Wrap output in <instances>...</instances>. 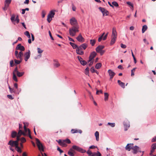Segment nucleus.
I'll use <instances>...</instances> for the list:
<instances>
[{"mask_svg": "<svg viewBox=\"0 0 156 156\" xmlns=\"http://www.w3.org/2000/svg\"><path fill=\"white\" fill-rule=\"evenodd\" d=\"M57 150L60 152V154H61L63 152V151L61 149L58 147Z\"/></svg>", "mask_w": 156, "mask_h": 156, "instance_id": "61", "label": "nucleus"}, {"mask_svg": "<svg viewBox=\"0 0 156 156\" xmlns=\"http://www.w3.org/2000/svg\"><path fill=\"white\" fill-rule=\"evenodd\" d=\"M104 47H105L103 45H99L96 48V51L98 53L102 51Z\"/></svg>", "mask_w": 156, "mask_h": 156, "instance_id": "17", "label": "nucleus"}, {"mask_svg": "<svg viewBox=\"0 0 156 156\" xmlns=\"http://www.w3.org/2000/svg\"><path fill=\"white\" fill-rule=\"evenodd\" d=\"M121 47L122 48H126V46L125 44H121Z\"/></svg>", "mask_w": 156, "mask_h": 156, "instance_id": "64", "label": "nucleus"}, {"mask_svg": "<svg viewBox=\"0 0 156 156\" xmlns=\"http://www.w3.org/2000/svg\"><path fill=\"white\" fill-rule=\"evenodd\" d=\"M15 15H12L11 16V20L12 22H13V21H15Z\"/></svg>", "mask_w": 156, "mask_h": 156, "instance_id": "63", "label": "nucleus"}, {"mask_svg": "<svg viewBox=\"0 0 156 156\" xmlns=\"http://www.w3.org/2000/svg\"><path fill=\"white\" fill-rule=\"evenodd\" d=\"M79 26H73L69 29V33L70 35L72 37L75 36L76 33L79 32Z\"/></svg>", "mask_w": 156, "mask_h": 156, "instance_id": "1", "label": "nucleus"}, {"mask_svg": "<svg viewBox=\"0 0 156 156\" xmlns=\"http://www.w3.org/2000/svg\"><path fill=\"white\" fill-rule=\"evenodd\" d=\"M17 136H21L22 135H25V133L24 132L22 131L21 129H19L18 133H17Z\"/></svg>", "mask_w": 156, "mask_h": 156, "instance_id": "25", "label": "nucleus"}, {"mask_svg": "<svg viewBox=\"0 0 156 156\" xmlns=\"http://www.w3.org/2000/svg\"><path fill=\"white\" fill-rule=\"evenodd\" d=\"M20 141L22 143H24L26 141V140L24 137H22L20 138Z\"/></svg>", "mask_w": 156, "mask_h": 156, "instance_id": "51", "label": "nucleus"}, {"mask_svg": "<svg viewBox=\"0 0 156 156\" xmlns=\"http://www.w3.org/2000/svg\"><path fill=\"white\" fill-rule=\"evenodd\" d=\"M71 132L72 133H74L79 132V131L76 129H72L71 130Z\"/></svg>", "mask_w": 156, "mask_h": 156, "instance_id": "39", "label": "nucleus"}, {"mask_svg": "<svg viewBox=\"0 0 156 156\" xmlns=\"http://www.w3.org/2000/svg\"><path fill=\"white\" fill-rule=\"evenodd\" d=\"M23 52L22 51H20L17 55L16 56L17 58L18 59H19L20 60H22V57L23 55Z\"/></svg>", "mask_w": 156, "mask_h": 156, "instance_id": "18", "label": "nucleus"}, {"mask_svg": "<svg viewBox=\"0 0 156 156\" xmlns=\"http://www.w3.org/2000/svg\"><path fill=\"white\" fill-rule=\"evenodd\" d=\"M16 50H20L21 51H24L25 48L23 46H22L20 44H19L16 47Z\"/></svg>", "mask_w": 156, "mask_h": 156, "instance_id": "15", "label": "nucleus"}, {"mask_svg": "<svg viewBox=\"0 0 156 156\" xmlns=\"http://www.w3.org/2000/svg\"><path fill=\"white\" fill-rule=\"evenodd\" d=\"M147 27L146 25H144L143 26L142 32L143 33H144L147 29Z\"/></svg>", "mask_w": 156, "mask_h": 156, "instance_id": "31", "label": "nucleus"}, {"mask_svg": "<svg viewBox=\"0 0 156 156\" xmlns=\"http://www.w3.org/2000/svg\"><path fill=\"white\" fill-rule=\"evenodd\" d=\"M64 141H65L66 144L67 143L68 144H70L71 143V141L69 139H67L65 140H64Z\"/></svg>", "mask_w": 156, "mask_h": 156, "instance_id": "48", "label": "nucleus"}, {"mask_svg": "<svg viewBox=\"0 0 156 156\" xmlns=\"http://www.w3.org/2000/svg\"><path fill=\"white\" fill-rule=\"evenodd\" d=\"M96 43L95 40H90V43L91 44L92 46H94Z\"/></svg>", "mask_w": 156, "mask_h": 156, "instance_id": "33", "label": "nucleus"}, {"mask_svg": "<svg viewBox=\"0 0 156 156\" xmlns=\"http://www.w3.org/2000/svg\"><path fill=\"white\" fill-rule=\"evenodd\" d=\"M14 61L15 62V65H16L20 64L22 61V60L20 59V60H17L16 59H15Z\"/></svg>", "mask_w": 156, "mask_h": 156, "instance_id": "32", "label": "nucleus"}, {"mask_svg": "<svg viewBox=\"0 0 156 156\" xmlns=\"http://www.w3.org/2000/svg\"><path fill=\"white\" fill-rule=\"evenodd\" d=\"M10 66L12 67L14 66V62L13 60H11L10 62Z\"/></svg>", "mask_w": 156, "mask_h": 156, "instance_id": "55", "label": "nucleus"}, {"mask_svg": "<svg viewBox=\"0 0 156 156\" xmlns=\"http://www.w3.org/2000/svg\"><path fill=\"white\" fill-rule=\"evenodd\" d=\"M112 5L114 6H115V7H118L119 6V4L118 3L115 1L113 2H112Z\"/></svg>", "mask_w": 156, "mask_h": 156, "instance_id": "37", "label": "nucleus"}, {"mask_svg": "<svg viewBox=\"0 0 156 156\" xmlns=\"http://www.w3.org/2000/svg\"><path fill=\"white\" fill-rule=\"evenodd\" d=\"M108 124L110 125L112 127H114L115 126V124L114 123H111L110 122H108Z\"/></svg>", "mask_w": 156, "mask_h": 156, "instance_id": "56", "label": "nucleus"}, {"mask_svg": "<svg viewBox=\"0 0 156 156\" xmlns=\"http://www.w3.org/2000/svg\"><path fill=\"white\" fill-rule=\"evenodd\" d=\"M98 9L102 13H103L105 11V9H104L103 8L100 7L98 8Z\"/></svg>", "mask_w": 156, "mask_h": 156, "instance_id": "46", "label": "nucleus"}, {"mask_svg": "<svg viewBox=\"0 0 156 156\" xmlns=\"http://www.w3.org/2000/svg\"><path fill=\"white\" fill-rule=\"evenodd\" d=\"M11 0H5V4H6L7 5V6H9V4L11 3Z\"/></svg>", "mask_w": 156, "mask_h": 156, "instance_id": "35", "label": "nucleus"}, {"mask_svg": "<svg viewBox=\"0 0 156 156\" xmlns=\"http://www.w3.org/2000/svg\"><path fill=\"white\" fill-rule=\"evenodd\" d=\"M38 53H41L43 52V50L39 48H37Z\"/></svg>", "mask_w": 156, "mask_h": 156, "instance_id": "54", "label": "nucleus"}, {"mask_svg": "<svg viewBox=\"0 0 156 156\" xmlns=\"http://www.w3.org/2000/svg\"><path fill=\"white\" fill-rule=\"evenodd\" d=\"M85 74L86 75L89 76V68L88 67H87L85 69Z\"/></svg>", "mask_w": 156, "mask_h": 156, "instance_id": "42", "label": "nucleus"}, {"mask_svg": "<svg viewBox=\"0 0 156 156\" xmlns=\"http://www.w3.org/2000/svg\"><path fill=\"white\" fill-rule=\"evenodd\" d=\"M103 16H108L109 14L108 11L106 9H105V11L102 13Z\"/></svg>", "mask_w": 156, "mask_h": 156, "instance_id": "36", "label": "nucleus"}, {"mask_svg": "<svg viewBox=\"0 0 156 156\" xmlns=\"http://www.w3.org/2000/svg\"><path fill=\"white\" fill-rule=\"evenodd\" d=\"M16 150L19 153H21L22 151L20 148L18 147V145H17L16 147Z\"/></svg>", "mask_w": 156, "mask_h": 156, "instance_id": "40", "label": "nucleus"}, {"mask_svg": "<svg viewBox=\"0 0 156 156\" xmlns=\"http://www.w3.org/2000/svg\"><path fill=\"white\" fill-rule=\"evenodd\" d=\"M87 153L88 156H101V154L100 152L98 151L97 152L92 153L89 150L87 151Z\"/></svg>", "mask_w": 156, "mask_h": 156, "instance_id": "3", "label": "nucleus"}, {"mask_svg": "<svg viewBox=\"0 0 156 156\" xmlns=\"http://www.w3.org/2000/svg\"><path fill=\"white\" fill-rule=\"evenodd\" d=\"M108 73L110 76V79L112 80L115 75V73L111 69H109L108 71Z\"/></svg>", "mask_w": 156, "mask_h": 156, "instance_id": "11", "label": "nucleus"}, {"mask_svg": "<svg viewBox=\"0 0 156 156\" xmlns=\"http://www.w3.org/2000/svg\"><path fill=\"white\" fill-rule=\"evenodd\" d=\"M23 124H24V126H23L24 130L25 132H27V131H28V129H27V128H26L25 123L24 122Z\"/></svg>", "mask_w": 156, "mask_h": 156, "instance_id": "52", "label": "nucleus"}, {"mask_svg": "<svg viewBox=\"0 0 156 156\" xmlns=\"http://www.w3.org/2000/svg\"><path fill=\"white\" fill-rule=\"evenodd\" d=\"M74 149L82 153H84L86 152V151L85 150L83 149L76 145L73 146L72 148H70L68 151L73 152V153H75V151Z\"/></svg>", "mask_w": 156, "mask_h": 156, "instance_id": "2", "label": "nucleus"}, {"mask_svg": "<svg viewBox=\"0 0 156 156\" xmlns=\"http://www.w3.org/2000/svg\"><path fill=\"white\" fill-rule=\"evenodd\" d=\"M61 146H62L63 147H66L67 146V144L66 143L64 140H63L61 144H60Z\"/></svg>", "mask_w": 156, "mask_h": 156, "instance_id": "44", "label": "nucleus"}, {"mask_svg": "<svg viewBox=\"0 0 156 156\" xmlns=\"http://www.w3.org/2000/svg\"><path fill=\"white\" fill-rule=\"evenodd\" d=\"M88 62H89V64H88L89 66H90L93 64V63L94 62V61L92 60H90V61H89V59L88 61Z\"/></svg>", "mask_w": 156, "mask_h": 156, "instance_id": "50", "label": "nucleus"}, {"mask_svg": "<svg viewBox=\"0 0 156 156\" xmlns=\"http://www.w3.org/2000/svg\"><path fill=\"white\" fill-rule=\"evenodd\" d=\"M17 136V132L15 131H12L11 134V136L12 138H15Z\"/></svg>", "mask_w": 156, "mask_h": 156, "instance_id": "23", "label": "nucleus"}, {"mask_svg": "<svg viewBox=\"0 0 156 156\" xmlns=\"http://www.w3.org/2000/svg\"><path fill=\"white\" fill-rule=\"evenodd\" d=\"M45 12L44 11H43L41 13L42 17L43 18H44L45 17Z\"/></svg>", "mask_w": 156, "mask_h": 156, "instance_id": "59", "label": "nucleus"}, {"mask_svg": "<svg viewBox=\"0 0 156 156\" xmlns=\"http://www.w3.org/2000/svg\"><path fill=\"white\" fill-rule=\"evenodd\" d=\"M7 97L10 99L12 100L14 99V98L11 95H8Z\"/></svg>", "mask_w": 156, "mask_h": 156, "instance_id": "58", "label": "nucleus"}, {"mask_svg": "<svg viewBox=\"0 0 156 156\" xmlns=\"http://www.w3.org/2000/svg\"><path fill=\"white\" fill-rule=\"evenodd\" d=\"M105 33H103L102 35L98 38V41L99 42H100L102 39L103 40V36L105 35Z\"/></svg>", "mask_w": 156, "mask_h": 156, "instance_id": "45", "label": "nucleus"}, {"mask_svg": "<svg viewBox=\"0 0 156 156\" xmlns=\"http://www.w3.org/2000/svg\"><path fill=\"white\" fill-rule=\"evenodd\" d=\"M139 147L137 146H135L134 147H133L132 149L133 150V153L134 154H136L138 151L141 152V151H139Z\"/></svg>", "mask_w": 156, "mask_h": 156, "instance_id": "16", "label": "nucleus"}, {"mask_svg": "<svg viewBox=\"0 0 156 156\" xmlns=\"http://www.w3.org/2000/svg\"><path fill=\"white\" fill-rule=\"evenodd\" d=\"M116 40L114 38H112L110 42V45H112L114 44L115 43Z\"/></svg>", "mask_w": 156, "mask_h": 156, "instance_id": "43", "label": "nucleus"}, {"mask_svg": "<svg viewBox=\"0 0 156 156\" xmlns=\"http://www.w3.org/2000/svg\"><path fill=\"white\" fill-rule=\"evenodd\" d=\"M87 44L86 43H83L81 44L80 46L78 47L79 49H80L85 50L87 47Z\"/></svg>", "mask_w": 156, "mask_h": 156, "instance_id": "20", "label": "nucleus"}, {"mask_svg": "<svg viewBox=\"0 0 156 156\" xmlns=\"http://www.w3.org/2000/svg\"><path fill=\"white\" fill-rule=\"evenodd\" d=\"M133 144H128L125 147L126 150L128 151H130L131 149H133Z\"/></svg>", "mask_w": 156, "mask_h": 156, "instance_id": "14", "label": "nucleus"}, {"mask_svg": "<svg viewBox=\"0 0 156 156\" xmlns=\"http://www.w3.org/2000/svg\"><path fill=\"white\" fill-rule=\"evenodd\" d=\"M118 83L119 84L122 88L125 87V84L124 83L122 82L120 80H118Z\"/></svg>", "mask_w": 156, "mask_h": 156, "instance_id": "24", "label": "nucleus"}, {"mask_svg": "<svg viewBox=\"0 0 156 156\" xmlns=\"http://www.w3.org/2000/svg\"><path fill=\"white\" fill-rule=\"evenodd\" d=\"M37 145L39 150L42 151H44V148L42 144L41 143L39 140L37 138L36 139Z\"/></svg>", "mask_w": 156, "mask_h": 156, "instance_id": "4", "label": "nucleus"}, {"mask_svg": "<svg viewBox=\"0 0 156 156\" xmlns=\"http://www.w3.org/2000/svg\"><path fill=\"white\" fill-rule=\"evenodd\" d=\"M95 70L94 67H92L90 69L91 72L92 73H95Z\"/></svg>", "mask_w": 156, "mask_h": 156, "instance_id": "57", "label": "nucleus"}, {"mask_svg": "<svg viewBox=\"0 0 156 156\" xmlns=\"http://www.w3.org/2000/svg\"><path fill=\"white\" fill-rule=\"evenodd\" d=\"M8 145H10L11 147L15 146V147L18 144H17V141L10 140L8 144Z\"/></svg>", "mask_w": 156, "mask_h": 156, "instance_id": "8", "label": "nucleus"}, {"mask_svg": "<svg viewBox=\"0 0 156 156\" xmlns=\"http://www.w3.org/2000/svg\"><path fill=\"white\" fill-rule=\"evenodd\" d=\"M10 92L11 93H14L16 94H19L20 91H19L18 90H16L13 88H11L10 86L9 87Z\"/></svg>", "mask_w": 156, "mask_h": 156, "instance_id": "10", "label": "nucleus"}, {"mask_svg": "<svg viewBox=\"0 0 156 156\" xmlns=\"http://www.w3.org/2000/svg\"><path fill=\"white\" fill-rule=\"evenodd\" d=\"M95 136L96 137V140L97 141H98L99 140V132L97 131L95 133Z\"/></svg>", "mask_w": 156, "mask_h": 156, "instance_id": "28", "label": "nucleus"}, {"mask_svg": "<svg viewBox=\"0 0 156 156\" xmlns=\"http://www.w3.org/2000/svg\"><path fill=\"white\" fill-rule=\"evenodd\" d=\"M151 148L155 150L156 149V143H154L152 145Z\"/></svg>", "mask_w": 156, "mask_h": 156, "instance_id": "47", "label": "nucleus"}, {"mask_svg": "<svg viewBox=\"0 0 156 156\" xmlns=\"http://www.w3.org/2000/svg\"><path fill=\"white\" fill-rule=\"evenodd\" d=\"M55 10L51 11L48 15V16L49 17H50L51 18H52L54 17L55 15Z\"/></svg>", "mask_w": 156, "mask_h": 156, "instance_id": "21", "label": "nucleus"}, {"mask_svg": "<svg viewBox=\"0 0 156 156\" xmlns=\"http://www.w3.org/2000/svg\"><path fill=\"white\" fill-rule=\"evenodd\" d=\"M80 62V63L81 65L83 66L86 65L87 64V62H86V61L84 60L81 61Z\"/></svg>", "mask_w": 156, "mask_h": 156, "instance_id": "41", "label": "nucleus"}, {"mask_svg": "<svg viewBox=\"0 0 156 156\" xmlns=\"http://www.w3.org/2000/svg\"><path fill=\"white\" fill-rule=\"evenodd\" d=\"M101 66V64L100 63H97L95 66V68L97 69H100Z\"/></svg>", "mask_w": 156, "mask_h": 156, "instance_id": "34", "label": "nucleus"}, {"mask_svg": "<svg viewBox=\"0 0 156 156\" xmlns=\"http://www.w3.org/2000/svg\"><path fill=\"white\" fill-rule=\"evenodd\" d=\"M30 50H28L27 52L25 53L24 56V60L25 61H27L28 59L30 58Z\"/></svg>", "mask_w": 156, "mask_h": 156, "instance_id": "9", "label": "nucleus"}, {"mask_svg": "<svg viewBox=\"0 0 156 156\" xmlns=\"http://www.w3.org/2000/svg\"><path fill=\"white\" fill-rule=\"evenodd\" d=\"M69 44L72 47L73 49H76L78 47L77 45L75 43L70 42Z\"/></svg>", "mask_w": 156, "mask_h": 156, "instance_id": "27", "label": "nucleus"}, {"mask_svg": "<svg viewBox=\"0 0 156 156\" xmlns=\"http://www.w3.org/2000/svg\"><path fill=\"white\" fill-rule=\"evenodd\" d=\"M74 153L73 152H71L70 151H68V154L70 156H74Z\"/></svg>", "mask_w": 156, "mask_h": 156, "instance_id": "49", "label": "nucleus"}, {"mask_svg": "<svg viewBox=\"0 0 156 156\" xmlns=\"http://www.w3.org/2000/svg\"><path fill=\"white\" fill-rule=\"evenodd\" d=\"M70 24L73 26H78L77 25L76 20L74 17H73L70 19Z\"/></svg>", "mask_w": 156, "mask_h": 156, "instance_id": "6", "label": "nucleus"}, {"mask_svg": "<svg viewBox=\"0 0 156 156\" xmlns=\"http://www.w3.org/2000/svg\"><path fill=\"white\" fill-rule=\"evenodd\" d=\"M108 34V33H107L104 36V37H103V40H105L107 36V35Z\"/></svg>", "mask_w": 156, "mask_h": 156, "instance_id": "62", "label": "nucleus"}, {"mask_svg": "<svg viewBox=\"0 0 156 156\" xmlns=\"http://www.w3.org/2000/svg\"><path fill=\"white\" fill-rule=\"evenodd\" d=\"M97 54L94 51L91 52L89 58V61L92 60L96 56Z\"/></svg>", "mask_w": 156, "mask_h": 156, "instance_id": "12", "label": "nucleus"}, {"mask_svg": "<svg viewBox=\"0 0 156 156\" xmlns=\"http://www.w3.org/2000/svg\"><path fill=\"white\" fill-rule=\"evenodd\" d=\"M28 136H29V138L30 139H32V137L30 134V130L29 129H28Z\"/></svg>", "mask_w": 156, "mask_h": 156, "instance_id": "53", "label": "nucleus"}, {"mask_svg": "<svg viewBox=\"0 0 156 156\" xmlns=\"http://www.w3.org/2000/svg\"><path fill=\"white\" fill-rule=\"evenodd\" d=\"M112 36H117V34L115 28H113Z\"/></svg>", "mask_w": 156, "mask_h": 156, "instance_id": "30", "label": "nucleus"}, {"mask_svg": "<svg viewBox=\"0 0 156 156\" xmlns=\"http://www.w3.org/2000/svg\"><path fill=\"white\" fill-rule=\"evenodd\" d=\"M104 94V100L105 101H107L108 99L109 94L107 93H105Z\"/></svg>", "mask_w": 156, "mask_h": 156, "instance_id": "26", "label": "nucleus"}, {"mask_svg": "<svg viewBox=\"0 0 156 156\" xmlns=\"http://www.w3.org/2000/svg\"><path fill=\"white\" fill-rule=\"evenodd\" d=\"M136 68H134L133 69L131 70V76H133L134 75V72L135 71V70L136 69Z\"/></svg>", "mask_w": 156, "mask_h": 156, "instance_id": "38", "label": "nucleus"}, {"mask_svg": "<svg viewBox=\"0 0 156 156\" xmlns=\"http://www.w3.org/2000/svg\"><path fill=\"white\" fill-rule=\"evenodd\" d=\"M13 72L18 77H21L24 74V72H19L18 70L17 67L15 68Z\"/></svg>", "mask_w": 156, "mask_h": 156, "instance_id": "5", "label": "nucleus"}, {"mask_svg": "<svg viewBox=\"0 0 156 156\" xmlns=\"http://www.w3.org/2000/svg\"><path fill=\"white\" fill-rule=\"evenodd\" d=\"M12 74V78L13 80H14L15 81L17 82L18 81V80L16 76V74H15V73L13 72Z\"/></svg>", "mask_w": 156, "mask_h": 156, "instance_id": "29", "label": "nucleus"}, {"mask_svg": "<svg viewBox=\"0 0 156 156\" xmlns=\"http://www.w3.org/2000/svg\"><path fill=\"white\" fill-rule=\"evenodd\" d=\"M81 50L80 49H79V47H78L76 50V52L77 54L81 55H83L84 54V52Z\"/></svg>", "mask_w": 156, "mask_h": 156, "instance_id": "22", "label": "nucleus"}, {"mask_svg": "<svg viewBox=\"0 0 156 156\" xmlns=\"http://www.w3.org/2000/svg\"><path fill=\"white\" fill-rule=\"evenodd\" d=\"M76 38L80 42L82 43L85 41V39L83 37L81 34H80Z\"/></svg>", "mask_w": 156, "mask_h": 156, "instance_id": "7", "label": "nucleus"}, {"mask_svg": "<svg viewBox=\"0 0 156 156\" xmlns=\"http://www.w3.org/2000/svg\"><path fill=\"white\" fill-rule=\"evenodd\" d=\"M123 124L125 127V130L126 131L130 126L129 122L127 121L124 122Z\"/></svg>", "mask_w": 156, "mask_h": 156, "instance_id": "19", "label": "nucleus"}, {"mask_svg": "<svg viewBox=\"0 0 156 156\" xmlns=\"http://www.w3.org/2000/svg\"><path fill=\"white\" fill-rule=\"evenodd\" d=\"M53 65L55 68H58L60 66V63L57 59H54L53 60Z\"/></svg>", "mask_w": 156, "mask_h": 156, "instance_id": "13", "label": "nucleus"}, {"mask_svg": "<svg viewBox=\"0 0 156 156\" xmlns=\"http://www.w3.org/2000/svg\"><path fill=\"white\" fill-rule=\"evenodd\" d=\"M15 20L16 21L17 23H18L19 22L20 20L19 19L18 16H16Z\"/></svg>", "mask_w": 156, "mask_h": 156, "instance_id": "60", "label": "nucleus"}]
</instances>
